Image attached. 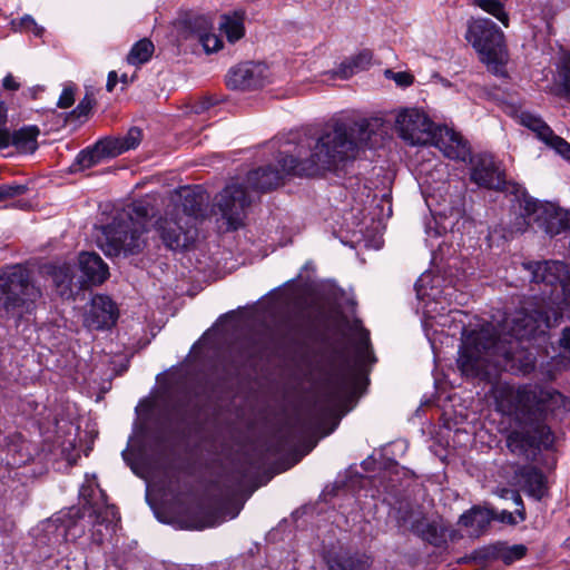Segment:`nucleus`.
<instances>
[{
	"instance_id": "nucleus-30",
	"label": "nucleus",
	"mask_w": 570,
	"mask_h": 570,
	"mask_svg": "<svg viewBox=\"0 0 570 570\" xmlns=\"http://www.w3.org/2000/svg\"><path fill=\"white\" fill-rule=\"evenodd\" d=\"M473 3L495 17L504 27L509 26V14L504 11L502 0H473Z\"/></svg>"
},
{
	"instance_id": "nucleus-37",
	"label": "nucleus",
	"mask_w": 570,
	"mask_h": 570,
	"mask_svg": "<svg viewBox=\"0 0 570 570\" xmlns=\"http://www.w3.org/2000/svg\"><path fill=\"white\" fill-rule=\"evenodd\" d=\"M141 130L138 127H131L127 134L120 138L121 145L126 151L135 149L141 141Z\"/></svg>"
},
{
	"instance_id": "nucleus-53",
	"label": "nucleus",
	"mask_w": 570,
	"mask_h": 570,
	"mask_svg": "<svg viewBox=\"0 0 570 570\" xmlns=\"http://www.w3.org/2000/svg\"><path fill=\"white\" fill-rule=\"evenodd\" d=\"M117 82H118L117 72L116 71H110L108 73L107 83H106L107 91L111 92L115 89Z\"/></svg>"
},
{
	"instance_id": "nucleus-42",
	"label": "nucleus",
	"mask_w": 570,
	"mask_h": 570,
	"mask_svg": "<svg viewBox=\"0 0 570 570\" xmlns=\"http://www.w3.org/2000/svg\"><path fill=\"white\" fill-rule=\"evenodd\" d=\"M94 105V98L89 95H86L78 106L73 109L72 114L77 117L87 116L91 110Z\"/></svg>"
},
{
	"instance_id": "nucleus-14",
	"label": "nucleus",
	"mask_w": 570,
	"mask_h": 570,
	"mask_svg": "<svg viewBox=\"0 0 570 570\" xmlns=\"http://www.w3.org/2000/svg\"><path fill=\"white\" fill-rule=\"evenodd\" d=\"M471 180L480 187L488 189H502L504 186V176L500 170L494 157L490 154H479L470 157Z\"/></svg>"
},
{
	"instance_id": "nucleus-38",
	"label": "nucleus",
	"mask_w": 570,
	"mask_h": 570,
	"mask_svg": "<svg viewBox=\"0 0 570 570\" xmlns=\"http://www.w3.org/2000/svg\"><path fill=\"white\" fill-rule=\"evenodd\" d=\"M525 552H527V548L523 544H514L503 551L502 560L507 564H510V563L514 562L515 560L523 558L525 556Z\"/></svg>"
},
{
	"instance_id": "nucleus-6",
	"label": "nucleus",
	"mask_w": 570,
	"mask_h": 570,
	"mask_svg": "<svg viewBox=\"0 0 570 570\" xmlns=\"http://www.w3.org/2000/svg\"><path fill=\"white\" fill-rule=\"evenodd\" d=\"M465 39L480 55L482 62L497 67L504 51V35L502 30L488 18L469 21Z\"/></svg>"
},
{
	"instance_id": "nucleus-20",
	"label": "nucleus",
	"mask_w": 570,
	"mask_h": 570,
	"mask_svg": "<svg viewBox=\"0 0 570 570\" xmlns=\"http://www.w3.org/2000/svg\"><path fill=\"white\" fill-rule=\"evenodd\" d=\"M176 29L184 39H197L214 29L213 21L205 14L186 12L176 21Z\"/></svg>"
},
{
	"instance_id": "nucleus-31",
	"label": "nucleus",
	"mask_w": 570,
	"mask_h": 570,
	"mask_svg": "<svg viewBox=\"0 0 570 570\" xmlns=\"http://www.w3.org/2000/svg\"><path fill=\"white\" fill-rule=\"evenodd\" d=\"M55 528L57 537L63 541L69 540V534L76 528V521L70 515L63 514L48 522L47 529Z\"/></svg>"
},
{
	"instance_id": "nucleus-10",
	"label": "nucleus",
	"mask_w": 570,
	"mask_h": 570,
	"mask_svg": "<svg viewBox=\"0 0 570 570\" xmlns=\"http://www.w3.org/2000/svg\"><path fill=\"white\" fill-rule=\"evenodd\" d=\"M155 228L164 245L171 250L186 249L197 238V227L179 215V210H166L157 219Z\"/></svg>"
},
{
	"instance_id": "nucleus-44",
	"label": "nucleus",
	"mask_w": 570,
	"mask_h": 570,
	"mask_svg": "<svg viewBox=\"0 0 570 570\" xmlns=\"http://www.w3.org/2000/svg\"><path fill=\"white\" fill-rule=\"evenodd\" d=\"M505 493H510V498L513 499L514 503L517 504L518 509L515 510V514L519 517V521L525 520V510L523 505V501L521 495L513 490H504Z\"/></svg>"
},
{
	"instance_id": "nucleus-45",
	"label": "nucleus",
	"mask_w": 570,
	"mask_h": 570,
	"mask_svg": "<svg viewBox=\"0 0 570 570\" xmlns=\"http://www.w3.org/2000/svg\"><path fill=\"white\" fill-rule=\"evenodd\" d=\"M386 73H391L393 77V80L396 82V85H399L401 87H407V86L412 85V82H413V76L407 72H404V71L392 72L391 70H387Z\"/></svg>"
},
{
	"instance_id": "nucleus-54",
	"label": "nucleus",
	"mask_w": 570,
	"mask_h": 570,
	"mask_svg": "<svg viewBox=\"0 0 570 570\" xmlns=\"http://www.w3.org/2000/svg\"><path fill=\"white\" fill-rule=\"evenodd\" d=\"M40 91H43V87L41 86H36V87H32V88H29L24 95H29L32 99H36L37 98V95L38 92Z\"/></svg>"
},
{
	"instance_id": "nucleus-36",
	"label": "nucleus",
	"mask_w": 570,
	"mask_h": 570,
	"mask_svg": "<svg viewBox=\"0 0 570 570\" xmlns=\"http://www.w3.org/2000/svg\"><path fill=\"white\" fill-rule=\"evenodd\" d=\"M28 187L20 184L0 185V203L26 194Z\"/></svg>"
},
{
	"instance_id": "nucleus-5",
	"label": "nucleus",
	"mask_w": 570,
	"mask_h": 570,
	"mask_svg": "<svg viewBox=\"0 0 570 570\" xmlns=\"http://www.w3.org/2000/svg\"><path fill=\"white\" fill-rule=\"evenodd\" d=\"M147 228L130 214H118L112 222L102 227L98 238L99 247L107 256H135L147 246Z\"/></svg>"
},
{
	"instance_id": "nucleus-40",
	"label": "nucleus",
	"mask_w": 570,
	"mask_h": 570,
	"mask_svg": "<svg viewBox=\"0 0 570 570\" xmlns=\"http://www.w3.org/2000/svg\"><path fill=\"white\" fill-rule=\"evenodd\" d=\"M121 214H130L134 217V220H139L146 226V218L148 217V208L142 204H135L128 210L122 212Z\"/></svg>"
},
{
	"instance_id": "nucleus-43",
	"label": "nucleus",
	"mask_w": 570,
	"mask_h": 570,
	"mask_svg": "<svg viewBox=\"0 0 570 570\" xmlns=\"http://www.w3.org/2000/svg\"><path fill=\"white\" fill-rule=\"evenodd\" d=\"M95 492H96V490L94 489V487L91 484L82 485L80 488L79 494H80V498L83 500V507L92 508L95 505V502H96L94 500Z\"/></svg>"
},
{
	"instance_id": "nucleus-50",
	"label": "nucleus",
	"mask_w": 570,
	"mask_h": 570,
	"mask_svg": "<svg viewBox=\"0 0 570 570\" xmlns=\"http://www.w3.org/2000/svg\"><path fill=\"white\" fill-rule=\"evenodd\" d=\"M8 122V108L6 102L0 99V132L6 131Z\"/></svg>"
},
{
	"instance_id": "nucleus-34",
	"label": "nucleus",
	"mask_w": 570,
	"mask_h": 570,
	"mask_svg": "<svg viewBox=\"0 0 570 570\" xmlns=\"http://www.w3.org/2000/svg\"><path fill=\"white\" fill-rule=\"evenodd\" d=\"M198 41L207 53L216 52L223 47L222 39L213 32V29L207 30V32L200 36Z\"/></svg>"
},
{
	"instance_id": "nucleus-35",
	"label": "nucleus",
	"mask_w": 570,
	"mask_h": 570,
	"mask_svg": "<svg viewBox=\"0 0 570 570\" xmlns=\"http://www.w3.org/2000/svg\"><path fill=\"white\" fill-rule=\"evenodd\" d=\"M544 144L557 151L564 159L570 160V144L563 138L557 136L554 132L551 134Z\"/></svg>"
},
{
	"instance_id": "nucleus-12",
	"label": "nucleus",
	"mask_w": 570,
	"mask_h": 570,
	"mask_svg": "<svg viewBox=\"0 0 570 570\" xmlns=\"http://www.w3.org/2000/svg\"><path fill=\"white\" fill-rule=\"evenodd\" d=\"M208 203L209 196L200 186L183 187L178 191V203L171 210H179V215L197 227V224L207 217Z\"/></svg>"
},
{
	"instance_id": "nucleus-22",
	"label": "nucleus",
	"mask_w": 570,
	"mask_h": 570,
	"mask_svg": "<svg viewBox=\"0 0 570 570\" xmlns=\"http://www.w3.org/2000/svg\"><path fill=\"white\" fill-rule=\"evenodd\" d=\"M98 493L100 501L95 502L90 508L92 510L90 515L95 517L94 528L104 525L107 533L111 534L119 521V513L115 505L106 503L107 495L101 489H98Z\"/></svg>"
},
{
	"instance_id": "nucleus-33",
	"label": "nucleus",
	"mask_w": 570,
	"mask_h": 570,
	"mask_svg": "<svg viewBox=\"0 0 570 570\" xmlns=\"http://www.w3.org/2000/svg\"><path fill=\"white\" fill-rule=\"evenodd\" d=\"M102 159L104 158L99 150H97L96 144L91 148L81 150L76 158L77 164L81 169L91 168L99 164Z\"/></svg>"
},
{
	"instance_id": "nucleus-17",
	"label": "nucleus",
	"mask_w": 570,
	"mask_h": 570,
	"mask_svg": "<svg viewBox=\"0 0 570 570\" xmlns=\"http://www.w3.org/2000/svg\"><path fill=\"white\" fill-rule=\"evenodd\" d=\"M78 267L81 272V275L77 281L78 288H82L88 285L101 284L109 275L107 264L96 253H80L78 256Z\"/></svg>"
},
{
	"instance_id": "nucleus-13",
	"label": "nucleus",
	"mask_w": 570,
	"mask_h": 570,
	"mask_svg": "<svg viewBox=\"0 0 570 570\" xmlns=\"http://www.w3.org/2000/svg\"><path fill=\"white\" fill-rule=\"evenodd\" d=\"M433 136L429 145L435 146L446 158L464 163L470 159V144L460 132L446 126H436Z\"/></svg>"
},
{
	"instance_id": "nucleus-8",
	"label": "nucleus",
	"mask_w": 570,
	"mask_h": 570,
	"mask_svg": "<svg viewBox=\"0 0 570 570\" xmlns=\"http://www.w3.org/2000/svg\"><path fill=\"white\" fill-rule=\"evenodd\" d=\"M353 383L354 375L346 367L335 368L325 376L315 402V410L321 417L333 416L338 412Z\"/></svg>"
},
{
	"instance_id": "nucleus-46",
	"label": "nucleus",
	"mask_w": 570,
	"mask_h": 570,
	"mask_svg": "<svg viewBox=\"0 0 570 570\" xmlns=\"http://www.w3.org/2000/svg\"><path fill=\"white\" fill-rule=\"evenodd\" d=\"M21 87V83L16 79L12 73H8L2 79V88L7 91H18Z\"/></svg>"
},
{
	"instance_id": "nucleus-15",
	"label": "nucleus",
	"mask_w": 570,
	"mask_h": 570,
	"mask_svg": "<svg viewBox=\"0 0 570 570\" xmlns=\"http://www.w3.org/2000/svg\"><path fill=\"white\" fill-rule=\"evenodd\" d=\"M267 67L263 63L244 62L232 68L226 77V85L235 90L257 89L264 86Z\"/></svg>"
},
{
	"instance_id": "nucleus-57",
	"label": "nucleus",
	"mask_w": 570,
	"mask_h": 570,
	"mask_svg": "<svg viewBox=\"0 0 570 570\" xmlns=\"http://www.w3.org/2000/svg\"><path fill=\"white\" fill-rule=\"evenodd\" d=\"M121 455H122L125 461L128 460V458H127L128 456L127 450L122 451Z\"/></svg>"
},
{
	"instance_id": "nucleus-58",
	"label": "nucleus",
	"mask_w": 570,
	"mask_h": 570,
	"mask_svg": "<svg viewBox=\"0 0 570 570\" xmlns=\"http://www.w3.org/2000/svg\"><path fill=\"white\" fill-rule=\"evenodd\" d=\"M124 83H127L128 80H127V76L126 75H122L121 79H120Z\"/></svg>"
},
{
	"instance_id": "nucleus-52",
	"label": "nucleus",
	"mask_w": 570,
	"mask_h": 570,
	"mask_svg": "<svg viewBox=\"0 0 570 570\" xmlns=\"http://www.w3.org/2000/svg\"><path fill=\"white\" fill-rule=\"evenodd\" d=\"M370 342H368V334L365 333L358 342L357 351L360 355L364 356L366 353H368Z\"/></svg>"
},
{
	"instance_id": "nucleus-25",
	"label": "nucleus",
	"mask_w": 570,
	"mask_h": 570,
	"mask_svg": "<svg viewBox=\"0 0 570 570\" xmlns=\"http://www.w3.org/2000/svg\"><path fill=\"white\" fill-rule=\"evenodd\" d=\"M245 11H235L232 16L222 17L220 30L226 35L229 42L234 43L245 35L244 27Z\"/></svg>"
},
{
	"instance_id": "nucleus-47",
	"label": "nucleus",
	"mask_w": 570,
	"mask_h": 570,
	"mask_svg": "<svg viewBox=\"0 0 570 570\" xmlns=\"http://www.w3.org/2000/svg\"><path fill=\"white\" fill-rule=\"evenodd\" d=\"M561 77V86L564 91V96L570 100V63L564 65L562 68Z\"/></svg>"
},
{
	"instance_id": "nucleus-21",
	"label": "nucleus",
	"mask_w": 570,
	"mask_h": 570,
	"mask_svg": "<svg viewBox=\"0 0 570 570\" xmlns=\"http://www.w3.org/2000/svg\"><path fill=\"white\" fill-rule=\"evenodd\" d=\"M410 530L434 547H441L446 542L448 530L441 521L416 519L411 522Z\"/></svg>"
},
{
	"instance_id": "nucleus-55",
	"label": "nucleus",
	"mask_w": 570,
	"mask_h": 570,
	"mask_svg": "<svg viewBox=\"0 0 570 570\" xmlns=\"http://www.w3.org/2000/svg\"><path fill=\"white\" fill-rule=\"evenodd\" d=\"M105 539V534L102 533V531L100 529H97L92 532V540L97 543H102Z\"/></svg>"
},
{
	"instance_id": "nucleus-49",
	"label": "nucleus",
	"mask_w": 570,
	"mask_h": 570,
	"mask_svg": "<svg viewBox=\"0 0 570 570\" xmlns=\"http://www.w3.org/2000/svg\"><path fill=\"white\" fill-rule=\"evenodd\" d=\"M215 104H216V100H213L212 98L206 97V98L195 102L193 106V110L196 114H202V112L208 110Z\"/></svg>"
},
{
	"instance_id": "nucleus-48",
	"label": "nucleus",
	"mask_w": 570,
	"mask_h": 570,
	"mask_svg": "<svg viewBox=\"0 0 570 570\" xmlns=\"http://www.w3.org/2000/svg\"><path fill=\"white\" fill-rule=\"evenodd\" d=\"M558 346L562 351L570 352V326L562 328L558 340Z\"/></svg>"
},
{
	"instance_id": "nucleus-19",
	"label": "nucleus",
	"mask_w": 570,
	"mask_h": 570,
	"mask_svg": "<svg viewBox=\"0 0 570 570\" xmlns=\"http://www.w3.org/2000/svg\"><path fill=\"white\" fill-rule=\"evenodd\" d=\"M40 129L36 125L23 126L13 132H0V149L13 146L19 153L33 154L38 148Z\"/></svg>"
},
{
	"instance_id": "nucleus-23",
	"label": "nucleus",
	"mask_w": 570,
	"mask_h": 570,
	"mask_svg": "<svg viewBox=\"0 0 570 570\" xmlns=\"http://www.w3.org/2000/svg\"><path fill=\"white\" fill-rule=\"evenodd\" d=\"M492 520H494L493 510L474 507L460 517L459 523L471 529L470 534L479 535L489 527Z\"/></svg>"
},
{
	"instance_id": "nucleus-28",
	"label": "nucleus",
	"mask_w": 570,
	"mask_h": 570,
	"mask_svg": "<svg viewBox=\"0 0 570 570\" xmlns=\"http://www.w3.org/2000/svg\"><path fill=\"white\" fill-rule=\"evenodd\" d=\"M154 50V43L144 38L132 46L127 56V62L134 66L146 63L151 58Z\"/></svg>"
},
{
	"instance_id": "nucleus-29",
	"label": "nucleus",
	"mask_w": 570,
	"mask_h": 570,
	"mask_svg": "<svg viewBox=\"0 0 570 570\" xmlns=\"http://www.w3.org/2000/svg\"><path fill=\"white\" fill-rule=\"evenodd\" d=\"M328 570H365L366 563L346 553L336 554L327 561Z\"/></svg>"
},
{
	"instance_id": "nucleus-7",
	"label": "nucleus",
	"mask_w": 570,
	"mask_h": 570,
	"mask_svg": "<svg viewBox=\"0 0 570 570\" xmlns=\"http://www.w3.org/2000/svg\"><path fill=\"white\" fill-rule=\"evenodd\" d=\"M252 202L250 195L243 185L237 183L227 185L216 197L213 208L219 228L230 232L242 227Z\"/></svg>"
},
{
	"instance_id": "nucleus-56",
	"label": "nucleus",
	"mask_w": 570,
	"mask_h": 570,
	"mask_svg": "<svg viewBox=\"0 0 570 570\" xmlns=\"http://www.w3.org/2000/svg\"><path fill=\"white\" fill-rule=\"evenodd\" d=\"M504 490H505V489H502V490L500 491V497H502V498H509V497H510V493H505V492H504Z\"/></svg>"
},
{
	"instance_id": "nucleus-26",
	"label": "nucleus",
	"mask_w": 570,
	"mask_h": 570,
	"mask_svg": "<svg viewBox=\"0 0 570 570\" xmlns=\"http://www.w3.org/2000/svg\"><path fill=\"white\" fill-rule=\"evenodd\" d=\"M372 59V52L370 50H363L351 57L348 60L342 62L340 67V73L343 78H348L352 75L368 68Z\"/></svg>"
},
{
	"instance_id": "nucleus-16",
	"label": "nucleus",
	"mask_w": 570,
	"mask_h": 570,
	"mask_svg": "<svg viewBox=\"0 0 570 570\" xmlns=\"http://www.w3.org/2000/svg\"><path fill=\"white\" fill-rule=\"evenodd\" d=\"M118 316L117 305L109 296L96 295L91 298L83 323L89 330H106L116 324Z\"/></svg>"
},
{
	"instance_id": "nucleus-39",
	"label": "nucleus",
	"mask_w": 570,
	"mask_h": 570,
	"mask_svg": "<svg viewBox=\"0 0 570 570\" xmlns=\"http://www.w3.org/2000/svg\"><path fill=\"white\" fill-rule=\"evenodd\" d=\"M13 26L20 30L32 31L36 36H40L43 28L39 27L31 16H23L18 22L13 21Z\"/></svg>"
},
{
	"instance_id": "nucleus-41",
	"label": "nucleus",
	"mask_w": 570,
	"mask_h": 570,
	"mask_svg": "<svg viewBox=\"0 0 570 570\" xmlns=\"http://www.w3.org/2000/svg\"><path fill=\"white\" fill-rule=\"evenodd\" d=\"M73 102H75V90L71 87L63 88V90L58 99L57 106L61 109H66V108L71 107L73 105Z\"/></svg>"
},
{
	"instance_id": "nucleus-24",
	"label": "nucleus",
	"mask_w": 570,
	"mask_h": 570,
	"mask_svg": "<svg viewBox=\"0 0 570 570\" xmlns=\"http://www.w3.org/2000/svg\"><path fill=\"white\" fill-rule=\"evenodd\" d=\"M53 285L61 297L69 298L73 294V268L70 264L55 265L50 267Z\"/></svg>"
},
{
	"instance_id": "nucleus-32",
	"label": "nucleus",
	"mask_w": 570,
	"mask_h": 570,
	"mask_svg": "<svg viewBox=\"0 0 570 570\" xmlns=\"http://www.w3.org/2000/svg\"><path fill=\"white\" fill-rule=\"evenodd\" d=\"M96 146L102 158L116 157L126 151L119 137L100 139Z\"/></svg>"
},
{
	"instance_id": "nucleus-4",
	"label": "nucleus",
	"mask_w": 570,
	"mask_h": 570,
	"mask_svg": "<svg viewBox=\"0 0 570 570\" xmlns=\"http://www.w3.org/2000/svg\"><path fill=\"white\" fill-rule=\"evenodd\" d=\"M41 291L30 279V272L21 265L0 269V315L21 317L31 313Z\"/></svg>"
},
{
	"instance_id": "nucleus-27",
	"label": "nucleus",
	"mask_w": 570,
	"mask_h": 570,
	"mask_svg": "<svg viewBox=\"0 0 570 570\" xmlns=\"http://www.w3.org/2000/svg\"><path fill=\"white\" fill-rule=\"evenodd\" d=\"M519 119L522 126L532 130L537 135L538 139H540L543 142L549 137H551V134L553 132V130L547 125V122H544L540 117L531 112H521Z\"/></svg>"
},
{
	"instance_id": "nucleus-9",
	"label": "nucleus",
	"mask_w": 570,
	"mask_h": 570,
	"mask_svg": "<svg viewBox=\"0 0 570 570\" xmlns=\"http://www.w3.org/2000/svg\"><path fill=\"white\" fill-rule=\"evenodd\" d=\"M520 207V215L527 226L534 223L550 236L570 229V215L556 208L552 204L524 198Z\"/></svg>"
},
{
	"instance_id": "nucleus-11",
	"label": "nucleus",
	"mask_w": 570,
	"mask_h": 570,
	"mask_svg": "<svg viewBox=\"0 0 570 570\" xmlns=\"http://www.w3.org/2000/svg\"><path fill=\"white\" fill-rule=\"evenodd\" d=\"M435 124L420 109L405 108L395 118L399 136L409 145H429L433 140Z\"/></svg>"
},
{
	"instance_id": "nucleus-2",
	"label": "nucleus",
	"mask_w": 570,
	"mask_h": 570,
	"mask_svg": "<svg viewBox=\"0 0 570 570\" xmlns=\"http://www.w3.org/2000/svg\"><path fill=\"white\" fill-rule=\"evenodd\" d=\"M385 135L379 118L361 121H336L318 139L289 134L279 144L277 166L272 164L250 170L246 181L250 188L267 191L281 185L286 176H314L331 170L340 163L356 157L363 147L377 148Z\"/></svg>"
},
{
	"instance_id": "nucleus-3",
	"label": "nucleus",
	"mask_w": 570,
	"mask_h": 570,
	"mask_svg": "<svg viewBox=\"0 0 570 570\" xmlns=\"http://www.w3.org/2000/svg\"><path fill=\"white\" fill-rule=\"evenodd\" d=\"M495 401L498 410L517 426L507 436V448L525 459H533L541 449L553 445L549 422L560 409L570 411L567 396L538 383L502 384L497 390Z\"/></svg>"
},
{
	"instance_id": "nucleus-51",
	"label": "nucleus",
	"mask_w": 570,
	"mask_h": 570,
	"mask_svg": "<svg viewBox=\"0 0 570 570\" xmlns=\"http://www.w3.org/2000/svg\"><path fill=\"white\" fill-rule=\"evenodd\" d=\"M494 520H499L503 523L508 524H515L518 521L514 519V515L512 512H509L507 510H503L500 512V514H497L494 512Z\"/></svg>"
},
{
	"instance_id": "nucleus-1",
	"label": "nucleus",
	"mask_w": 570,
	"mask_h": 570,
	"mask_svg": "<svg viewBox=\"0 0 570 570\" xmlns=\"http://www.w3.org/2000/svg\"><path fill=\"white\" fill-rule=\"evenodd\" d=\"M531 281L553 286L560 284L562 298L552 316L540 309H521L505 321L507 333L499 334L491 324L471 331L464 338L458 367L471 379L492 381L500 372L528 375L535 368V356L523 345L548 328L557 327L566 316L570 321V269L563 262L529 263Z\"/></svg>"
},
{
	"instance_id": "nucleus-18",
	"label": "nucleus",
	"mask_w": 570,
	"mask_h": 570,
	"mask_svg": "<svg viewBox=\"0 0 570 570\" xmlns=\"http://www.w3.org/2000/svg\"><path fill=\"white\" fill-rule=\"evenodd\" d=\"M514 479L521 490L540 501L548 492L547 478L543 472L530 464L521 465L514 471Z\"/></svg>"
}]
</instances>
